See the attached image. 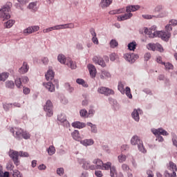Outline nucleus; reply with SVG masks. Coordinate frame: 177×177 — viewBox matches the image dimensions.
Masks as SVG:
<instances>
[{"label":"nucleus","instance_id":"1","mask_svg":"<svg viewBox=\"0 0 177 177\" xmlns=\"http://www.w3.org/2000/svg\"><path fill=\"white\" fill-rule=\"evenodd\" d=\"M130 143L132 146H137L138 149L140 153H143V154H146V153H147V150H146V148L143 145V141L140 140L139 136H133L131 138Z\"/></svg>","mask_w":177,"mask_h":177},{"label":"nucleus","instance_id":"2","mask_svg":"<svg viewBox=\"0 0 177 177\" xmlns=\"http://www.w3.org/2000/svg\"><path fill=\"white\" fill-rule=\"evenodd\" d=\"M57 60L60 63V64H66L68 67H77L75 62H73V59L70 57H66L62 53H60L57 57Z\"/></svg>","mask_w":177,"mask_h":177},{"label":"nucleus","instance_id":"3","mask_svg":"<svg viewBox=\"0 0 177 177\" xmlns=\"http://www.w3.org/2000/svg\"><path fill=\"white\" fill-rule=\"evenodd\" d=\"M151 132L155 136H156V140L158 142H164V138L161 135L163 136H168L169 133H168V131H165L162 128H159V129H151Z\"/></svg>","mask_w":177,"mask_h":177},{"label":"nucleus","instance_id":"4","mask_svg":"<svg viewBox=\"0 0 177 177\" xmlns=\"http://www.w3.org/2000/svg\"><path fill=\"white\" fill-rule=\"evenodd\" d=\"M151 37L152 38H157L158 37V38H161L162 41L168 42L171 38V32L158 30L156 32H153V34L151 35Z\"/></svg>","mask_w":177,"mask_h":177},{"label":"nucleus","instance_id":"5","mask_svg":"<svg viewBox=\"0 0 177 177\" xmlns=\"http://www.w3.org/2000/svg\"><path fill=\"white\" fill-rule=\"evenodd\" d=\"M44 110L46 113L47 117H52L53 115V104H52L51 100H48L46 101Z\"/></svg>","mask_w":177,"mask_h":177},{"label":"nucleus","instance_id":"6","mask_svg":"<svg viewBox=\"0 0 177 177\" xmlns=\"http://www.w3.org/2000/svg\"><path fill=\"white\" fill-rule=\"evenodd\" d=\"M9 156L10 158L13 160L15 165H19V156H23V152H17L14 150H10Z\"/></svg>","mask_w":177,"mask_h":177},{"label":"nucleus","instance_id":"7","mask_svg":"<svg viewBox=\"0 0 177 177\" xmlns=\"http://www.w3.org/2000/svg\"><path fill=\"white\" fill-rule=\"evenodd\" d=\"M10 8L9 7H3L0 10V19L5 21L10 19V14H9Z\"/></svg>","mask_w":177,"mask_h":177},{"label":"nucleus","instance_id":"8","mask_svg":"<svg viewBox=\"0 0 177 177\" xmlns=\"http://www.w3.org/2000/svg\"><path fill=\"white\" fill-rule=\"evenodd\" d=\"M140 115H143V111L140 109H134L131 113V118L136 122L140 121Z\"/></svg>","mask_w":177,"mask_h":177},{"label":"nucleus","instance_id":"9","mask_svg":"<svg viewBox=\"0 0 177 177\" xmlns=\"http://www.w3.org/2000/svg\"><path fill=\"white\" fill-rule=\"evenodd\" d=\"M124 59H125L127 62L132 64V63H135V62H136V60L139 59V55L135 53H127L124 55Z\"/></svg>","mask_w":177,"mask_h":177},{"label":"nucleus","instance_id":"10","mask_svg":"<svg viewBox=\"0 0 177 177\" xmlns=\"http://www.w3.org/2000/svg\"><path fill=\"white\" fill-rule=\"evenodd\" d=\"M97 92L98 93H100L101 95H104L105 96H110V95H115V93L114 92V90L104 86L99 87L97 89Z\"/></svg>","mask_w":177,"mask_h":177},{"label":"nucleus","instance_id":"11","mask_svg":"<svg viewBox=\"0 0 177 177\" xmlns=\"http://www.w3.org/2000/svg\"><path fill=\"white\" fill-rule=\"evenodd\" d=\"M57 120L63 127H66V128H69V127H71L70 123L67 120V118H66V115L63 113L58 115Z\"/></svg>","mask_w":177,"mask_h":177},{"label":"nucleus","instance_id":"12","mask_svg":"<svg viewBox=\"0 0 177 177\" xmlns=\"http://www.w3.org/2000/svg\"><path fill=\"white\" fill-rule=\"evenodd\" d=\"M93 167H91L93 171H95V169H102L103 161L99 158L94 159L93 160Z\"/></svg>","mask_w":177,"mask_h":177},{"label":"nucleus","instance_id":"13","mask_svg":"<svg viewBox=\"0 0 177 177\" xmlns=\"http://www.w3.org/2000/svg\"><path fill=\"white\" fill-rule=\"evenodd\" d=\"M132 16H133L132 12H127L124 15L118 16L117 20L118 21H124V20H129V19H131Z\"/></svg>","mask_w":177,"mask_h":177},{"label":"nucleus","instance_id":"14","mask_svg":"<svg viewBox=\"0 0 177 177\" xmlns=\"http://www.w3.org/2000/svg\"><path fill=\"white\" fill-rule=\"evenodd\" d=\"M81 162H82V168L84 169L88 170L91 169V171H93V169L92 168L93 167V165H91V162L86 160L85 159H81Z\"/></svg>","mask_w":177,"mask_h":177},{"label":"nucleus","instance_id":"15","mask_svg":"<svg viewBox=\"0 0 177 177\" xmlns=\"http://www.w3.org/2000/svg\"><path fill=\"white\" fill-rule=\"evenodd\" d=\"M139 9H140V6L139 5L127 6L126 7V12L127 13H131V12H136V10H139Z\"/></svg>","mask_w":177,"mask_h":177},{"label":"nucleus","instance_id":"16","mask_svg":"<svg viewBox=\"0 0 177 177\" xmlns=\"http://www.w3.org/2000/svg\"><path fill=\"white\" fill-rule=\"evenodd\" d=\"M109 103L111 104H112L113 108L114 109V110H115V111H118L120 109H121V106L120 105V104H118V102H117V100L110 97L109 98Z\"/></svg>","mask_w":177,"mask_h":177},{"label":"nucleus","instance_id":"17","mask_svg":"<svg viewBox=\"0 0 177 177\" xmlns=\"http://www.w3.org/2000/svg\"><path fill=\"white\" fill-rule=\"evenodd\" d=\"M43 86L48 92H55V85H53V83L48 82H44Z\"/></svg>","mask_w":177,"mask_h":177},{"label":"nucleus","instance_id":"18","mask_svg":"<svg viewBox=\"0 0 177 177\" xmlns=\"http://www.w3.org/2000/svg\"><path fill=\"white\" fill-rule=\"evenodd\" d=\"M37 5H38V2L33 1V2L30 3L27 8L31 12H37L38 10V7H37Z\"/></svg>","mask_w":177,"mask_h":177},{"label":"nucleus","instance_id":"19","mask_svg":"<svg viewBox=\"0 0 177 177\" xmlns=\"http://www.w3.org/2000/svg\"><path fill=\"white\" fill-rule=\"evenodd\" d=\"M80 143L85 147H88V146H92L95 143V141L93 139H85L80 140Z\"/></svg>","mask_w":177,"mask_h":177},{"label":"nucleus","instance_id":"20","mask_svg":"<svg viewBox=\"0 0 177 177\" xmlns=\"http://www.w3.org/2000/svg\"><path fill=\"white\" fill-rule=\"evenodd\" d=\"M72 127L73 128H77V129H82V128L86 127V124L84 122L77 121L72 123Z\"/></svg>","mask_w":177,"mask_h":177},{"label":"nucleus","instance_id":"21","mask_svg":"<svg viewBox=\"0 0 177 177\" xmlns=\"http://www.w3.org/2000/svg\"><path fill=\"white\" fill-rule=\"evenodd\" d=\"M45 77L47 81H50L55 78V73L53 70L49 69L46 73Z\"/></svg>","mask_w":177,"mask_h":177},{"label":"nucleus","instance_id":"22","mask_svg":"<svg viewBox=\"0 0 177 177\" xmlns=\"http://www.w3.org/2000/svg\"><path fill=\"white\" fill-rule=\"evenodd\" d=\"M112 3L113 0H101L100 6L102 8V9H104V8H108V6H110Z\"/></svg>","mask_w":177,"mask_h":177},{"label":"nucleus","instance_id":"23","mask_svg":"<svg viewBox=\"0 0 177 177\" xmlns=\"http://www.w3.org/2000/svg\"><path fill=\"white\" fill-rule=\"evenodd\" d=\"M156 62L160 64H162V66H165V67H174V65H172V64H171L170 62H162V58H161V57H158L156 59Z\"/></svg>","mask_w":177,"mask_h":177},{"label":"nucleus","instance_id":"24","mask_svg":"<svg viewBox=\"0 0 177 177\" xmlns=\"http://www.w3.org/2000/svg\"><path fill=\"white\" fill-rule=\"evenodd\" d=\"M125 83H122V82H119L118 85V89L120 91L122 95H125Z\"/></svg>","mask_w":177,"mask_h":177},{"label":"nucleus","instance_id":"25","mask_svg":"<svg viewBox=\"0 0 177 177\" xmlns=\"http://www.w3.org/2000/svg\"><path fill=\"white\" fill-rule=\"evenodd\" d=\"M112 164L111 162H106V163L102 162V171H109L113 166H111Z\"/></svg>","mask_w":177,"mask_h":177},{"label":"nucleus","instance_id":"26","mask_svg":"<svg viewBox=\"0 0 177 177\" xmlns=\"http://www.w3.org/2000/svg\"><path fill=\"white\" fill-rule=\"evenodd\" d=\"M72 137L74 140H80L81 136H80V131L78 130H75L72 133Z\"/></svg>","mask_w":177,"mask_h":177},{"label":"nucleus","instance_id":"27","mask_svg":"<svg viewBox=\"0 0 177 177\" xmlns=\"http://www.w3.org/2000/svg\"><path fill=\"white\" fill-rule=\"evenodd\" d=\"M87 127H91V131L93 133H97V127H96L95 124H93L91 122H87Z\"/></svg>","mask_w":177,"mask_h":177},{"label":"nucleus","instance_id":"28","mask_svg":"<svg viewBox=\"0 0 177 177\" xmlns=\"http://www.w3.org/2000/svg\"><path fill=\"white\" fill-rule=\"evenodd\" d=\"M111 77V75L110 73L106 71H102L101 73L100 78L101 80H104L106 78H110Z\"/></svg>","mask_w":177,"mask_h":177},{"label":"nucleus","instance_id":"29","mask_svg":"<svg viewBox=\"0 0 177 177\" xmlns=\"http://www.w3.org/2000/svg\"><path fill=\"white\" fill-rule=\"evenodd\" d=\"M88 71L90 73V75L92 78H95L96 77V73H97L95 67H90L88 68Z\"/></svg>","mask_w":177,"mask_h":177},{"label":"nucleus","instance_id":"30","mask_svg":"<svg viewBox=\"0 0 177 177\" xmlns=\"http://www.w3.org/2000/svg\"><path fill=\"white\" fill-rule=\"evenodd\" d=\"M9 78V73L3 72L0 73V81L5 82Z\"/></svg>","mask_w":177,"mask_h":177},{"label":"nucleus","instance_id":"31","mask_svg":"<svg viewBox=\"0 0 177 177\" xmlns=\"http://www.w3.org/2000/svg\"><path fill=\"white\" fill-rule=\"evenodd\" d=\"M47 153L48 156H53L56 153V149L53 145H50L48 149H47Z\"/></svg>","mask_w":177,"mask_h":177},{"label":"nucleus","instance_id":"32","mask_svg":"<svg viewBox=\"0 0 177 177\" xmlns=\"http://www.w3.org/2000/svg\"><path fill=\"white\" fill-rule=\"evenodd\" d=\"M168 16V12L167 10H162L158 15H156V19H161L162 17H167Z\"/></svg>","mask_w":177,"mask_h":177},{"label":"nucleus","instance_id":"33","mask_svg":"<svg viewBox=\"0 0 177 177\" xmlns=\"http://www.w3.org/2000/svg\"><path fill=\"white\" fill-rule=\"evenodd\" d=\"M118 161L120 164H122V162H125L127 161V156L121 153L118 156Z\"/></svg>","mask_w":177,"mask_h":177},{"label":"nucleus","instance_id":"34","mask_svg":"<svg viewBox=\"0 0 177 177\" xmlns=\"http://www.w3.org/2000/svg\"><path fill=\"white\" fill-rule=\"evenodd\" d=\"M110 169V176L111 177H117V169L115 166H112Z\"/></svg>","mask_w":177,"mask_h":177},{"label":"nucleus","instance_id":"35","mask_svg":"<svg viewBox=\"0 0 177 177\" xmlns=\"http://www.w3.org/2000/svg\"><path fill=\"white\" fill-rule=\"evenodd\" d=\"M80 115L81 117H82V118H88V117H89L88 115V111H86L85 109L80 111Z\"/></svg>","mask_w":177,"mask_h":177},{"label":"nucleus","instance_id":"36","mask_svg":"<svg viewBox=\"0 0 177 177\" xmlns=\"http://www.w3.org/2000/svg\"><path fill=\"white\" fill-rule=\"evenodd\" d=\"M15 138L19 140L23 139V129H20L16 131Z\"/></svg>","mask_w":177,"mask_h":177},{"label":"nucleus","instance_id":"37","mask_svg":"<svg viewBox=\"0 0 177 177\" xmlns=\"http://www.w3.org/2000/svg\"><path fill=\"white\" fill-rule=\"evenodd\" d=\"M65 88L66 91L69 92V93H73L74 92V87L71 86V85H70V83H66Z\"/></svg>","mask_w":177,"mask_h":177},{"label":"nucleus","instance_id":"38","mask_svg":"<svg viewBox=\"0 0 177 177\" xmlns=\"http://www.w3.org/2000/svg\"><path fill=\"white\" fill-rule=\"evenodd\" d=\"M124 93L129 97V99H132V93H131V88L127 86L124 90Z\"/></svg>","mask_w":177,"mask_h":177},{"label":"nucleus","instance_id":"39","mask_svg":"<svg viewBox=\"0 0 177 177\" xmlns=\"http://www.w3.org/2000/svg\"><path fill=\"white\" fill-rule=\"evenodd\" d=\"M15 24V20H8L5 24L6 28H10L13 27V25Z\"/></svg>","mask_w":177,"mask_h":177},{"label":"nucleus","instance_id":"40","mask_svg":"<svg viewBox=\"0 0 177 177\" xmlns=\"http://www.w3.org/2000/svg\"><path fill=\"white\" fill-rule=\"evenodd\" d=\"M128 49L129 50H135L136 49V42L132 41L128 44Z\"/></svg>","mask_w":177,"mask_h":177},{"label":"nucleus","instance_id":"41","mask_svg":"<svg viewBox=\"0 0 177 177\" xmlns=\"http://www.w3.org/2000/svg\"><path fill=\"white\" fill-rule=\"evenodd\" d=\"M164 9V6L162 5H158L155 7L153 12L154 13H160Z\"/></svg>","mask_w":177,"mask_h":177},{"label":"nucleus","instance_id":"42","mask_svg":"<svg viewBox=\"0 0 177 177\" xmlns=\"http://www.w3.org/2000/svg\"><path fill=\"white\" fill-rule=\"evenodd\" d=\"M169 164V169H171L173 172H176L177 171L176 164L174 163L173 162H170Z\"/></svg>","mask_w":177,"mask_h":177},{"label":"nucleus","instance_id":"43","mask_svg":"<svg viewBox=\"0 0 177 177\" xmlns=\"http://www.w3.org/2000/svg\"><path fill=\"white\" fill-rule=\"evenodd\" d=\"M145 34H147V35H149V38H154L152 37L151 35H153L154 34V32H153L151 30H150V29L145 28V30H144Z\"/></svg>","mask_w":177,"mask_h":177},{"label":"nucleus","instance_id":"44","mask_svg":"<svg viewBox=\"0 0 177 177\" xmlns=\"http://www.w3.org/2000/svg\"><path fill=\"white\" fill-rule=\"evenodd\" d=\"M6 88H10V89H13L15 88V83L13 81H8L6 83Z\"/></svg>","mask_w":177,"mask_h":177},{"label":"nucleus","instance_id":"45","mask_svg":"<svg viewBox=\"0 0 177 177\" xmlns=\"http://www.w3.org/2000/svg\"><path fill=\"white\" fill-rule=\"evenodd\" d=\"M164 176L165 177H176V172H173L172 174H169L168 171H165L164 172Z\"/></svg>","mask_w":177,"mask_h":177},{"label":"nucleus","instance_id":"46","mask_svg":"<svg viewBox=\"0 0 177 177\" xmlns=\"http://www.w3.org/2000/svg\"><path fill=\"white\" fill-rule=\"evenodd\" d=\"M74 24L73 23L62 24V30L66 28H74Z\"/></svg>","mask_w":177,"mask_h":177},{"label":"nucleus","instance_id":"47","mask_svg":"<svg viewBox=\"0 0 177 177\" xmlns=\"http://www.w3.org/2000/svg\"><path fill=\"white\" fill-rule=\"evenodd\" d=\"M111 48H117L118 46V42L115 39H112L110 41Z\"/></svg>","mask_w":177,"mask_h":177},{"label":"nucleus","instance_id":"48","mask_svg":"<svg viewBox=\"0 0 177 177\" xmlns=\"http://www.w3.org/2000/svg\"><path fill=\"white\" fill-rule=\"evenodd\" d=\"M147 48L149 50H153L154 52L156 51V44L149 43L147 46Z\"/></svg>","mask_w":177,"mask_h":177},{"label":"nucleus","instance_id":"49","mask_svg":"<svg viewBox=\"0 0 177 177\" xmlns=\"http://www.w3.org/2000/svg\"><path fill=\"white\" fill-rule=\"evenodd\" d=\"M57 174L59 176H63L64 175V169L63 167H59L57 169Z\"/></svg>","mask_w":177,"mask_h":177},{"label":"nucleus","instance_id":"50","mask_svg":"<svg viewBox=\"0 0 177 177\" xmlns=\"http://www.w3.org/2000/svg\"><path fill=\"white\" fill-rule=\"evenodd\" d=\"M32 28H31V26L28 27L26 29L24 30V34L25 35L32 34Z\"/></svg>","mask_w":177,"mask_h":177},{"label":"nucleus","instance_id":"51","mask_svg":"<svg viewBox=\"0 0 177 177\" xmlns=\"http://www.w3.org/2000/svg\"><path fill=\"white\" fill-rule=\"evenodd\" d=\"M142 17L143 19H145L146 20H151L153 17L156 19V15H142Z\"/></svg>","mask_w":177,"mask_h":177},{"label":"nucleus","instance_id":"52","mask_svg":"<svg viewBox=\"0 0 177 177\" xmlns=\"http://www.w3.org/2000/svg\"><path fill=\"white\" fill-rule=\"evenodd\" d=\"M41 62L44 66H48V64L49 63V58L47 57H44L41 58Z\"/></svg>","mask_w":177,"mask_h":177},{"label":"nucleus","instance_id":"53","mask_svg":"<svg viewBox=\"0 0 177 177\" xmlns=\"http://www.w3.org/2000/svg\"><path fill=\"white\" fill-rule=\"evenodd\" d=\"M31 138V134H30L28 131H24L23 133V139L28 140Z\"/></svg>","mask_w":177,"mask_h":177},{"label":"nucleus","instance_id":"54","mask_svg":"<svg viewBox=\"0 0 177 177\" xmlns=\"http://www.w3.org/2000/svg\"><path fill=\"white\" fill-rule=\"evenodd\" d=\"M121 168L124 172H128V170L129 169V166L127 164H122L121 166Z\"/></svg>","mask_w":177,"mask_h":177},{"label":"nucleus","instance_id":"55","mask_svg":"<svg viewBox=\"0 0 177 177\" xmlns=\"http://www.w3.org/2000/svg\"><path fill=\"white\" fill-rule=\"evenodd\" d=\"M156 50H158V52H164V48H162V46H161V44L156 43Z\"/></svg>","mask_w":177,"mask_h":177},{"label":"nucleus","instance_id":"56","mask_svg":"<svg viewBox=\"0 0 177 177\" xmlns=\"http://www.w3.org/2000/svg\"><path fill=\"white\" fill-rule=\"evenodd\" d=\"M118 57V55H117L115 53H113L112 54L110 55V60H111V62H114V60H115Z\"/></svg>","mask_w":177,"mask_h":177},{"label":"nucleus","instance_id":"57","mask_svg":"<svg viewBox=\"0 0 177 177\" xmlns=\"http://www.w3.org/2000/svg\"><path fill=\"white\" fill-rule=\"evenodd\" d=\"M151 57V54H150V53H147L144 55V59L145 62H148V60H150Z\"/></svg>","mask_w":177,"mask_h":177},{"label":"nucleus","instance_id":"58","mask_svg":"<svg viewBox=\"0 0 177 177\" xmlns=\"http://www.w3.org/2000/svg\"><path fill=\"white\" fill-rule=\"evenodd\" d=\"M15 85L17 88H20L21 86V79L17 78L15 80Z\"/></svg>","mask_w":177,"mask_h":177},{"label":"nucleus","instance_id":"59","mask_svg":"<svg viewBox=\"0 0 177 177\" xmlns=\"http://www.w3.org/2000/svg\"><path fill=\"white\" fill-rule=\"evenodd\" d=\"M0 177H9V171H2V170H0Z\"/></svg>","mask_w":177,"mask_h":177},{"label":"nucleus","instance_id":"60","mask_svg":"<svg viewBox=\"0 0 177 177\" xmlns=\"http://www.w3.org/2000/svg\"><path fill=\"white\" fill-rule=\"evenodd\" d=\"M169 24L170 26H173L174 27L177 26V20L176 19H171L169 21Z\"/></svg>","mask_w":177,"mask_h":177},{"label":"nucleus","instance_id":"61","mask_svg":"<svg viewBox=\"0 0 177 177\" xmlns=\"http://www.w3.org/2000/svg\"><path fill=\"white\" fill-rule=\"evenodd\" d=\"M171 26V25H169V24H167V25L165 26V32H171V31H172V26Z\"/></svg>","mask_w":177,"mask_h":177},{"label":"nucleus","instance_id":"62","mask_svg":"<svg viewBox=\"0 0 177 177\" xmlns=\"http://www.w3.org/2000/svg\"><path fill=\"white\" fill-rule=\"evenodd\" d=\"M30 92H31V90L30 89V88L24 87L23 93H24V95H28Z\"/></svg>","mask_w":177,"mask_h":177},{"label":"nucleus","instance_id":"63","mask_svg":"<svg viewBox=\"0 0 177 177\" xmlns=\"http://www.w3.org/2000/svg\"><path fill=\"white\" fill-rule=\"evenodd\" d=\"M95 175L97 177H102L103 176V173H102V171H100V170H96L95 171Z\"/></svg>","mask_w":177,"mask_h":177},{"label":"nucleus","instance_id":"64","mask_svg":"<svg viewBox=\"0 0 177 177\" xmlns=\"http://www.w3.org/2000/svg\"><path fill=\"white\" fill-rule=\"evenodd\" d=\"M172 142L174 146H176L177 147V137L175 135H173Z\"/></svg>","mask_w":177,"mask_h":177}]
</instances>
